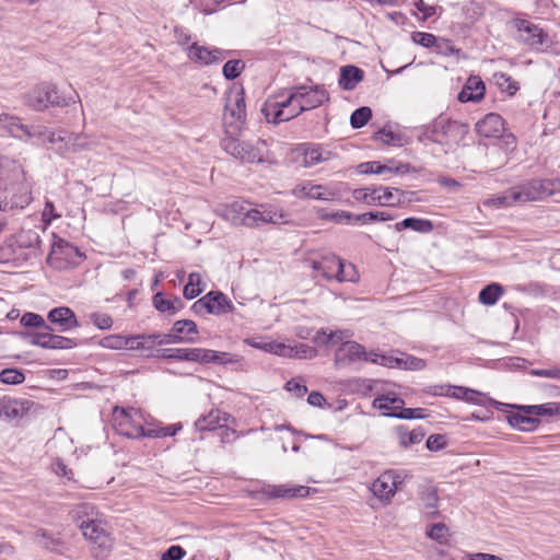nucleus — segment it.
I'll use <instances>...</instances> for the list:
<instances>
[{
  "label": "nucleus",
  "mask_w": 560,
  "mask_h": 560,
  "mask_svg": "<svg viewBox=\"0 0 560 560\" xmlns=\"http://www.w3.org/2000/svg\"><path fill=\"white\" fill-rule=\"evenodd\" d=\"M223 218L234 225L256 228L266 223H278L281 215L271 210L253 208L244 200H235L225 206Z\"/></svg>",
  "instance_id": "1"
},
{
  "label": "nucleus",
  "mask_w": 560,
  "mask_h": 560,
  "mask_svg": "<svg viewBox=\"0 0 560 560\" xmlns=\"http://www.w3.org/2000/svg\"><path fill=\"white\" fill-rule=\"evenodd\" d=\"M469 131L467 124L444 117H439L424 128L423 137L431 142L451 145L458 144Z\"/></svg>",
  "instance_id": "2"
},
{
  "label": "nucleus",
  "mask_w": 560,
  "mask_h": 560,
  "mask_svg": "<svg viewBox=\"0 0 560 560\" xmlns=\"http://www.w3.org/2000/svg\"><path fill=\"white\" fill-rule=\"evenodd\" d=\"M238 131L225 129V136L221 139L222 149L233 158L245 163H260L264 161L266 149L265 140H257L256 144L240 141L234 135Z\"/></svg>",
  "instance_id": "3"
},
{
  "label": "nucleus",
  "mask_w": 560,
  "mask_h": 560,
  "mask_svg": "<svg viewBox=\"0 0 560 560\" xmlns=\"http://www.w3.org/2000/svg\"><path fill=\"white\" fill-rule=\"evenodd\" d=\"M23 102L34 110L43 112L50 106L66 107L70 104L71 98L61 96L55 84L42 82L23 95Z\"/></svg>",
  "instance_id": "4"
},
{
  "label": "nucleus",
  "mask_w": 560,
  "mask_h": 560,
  "mask_svg": "<svg viewBox=\"0 0 560 560\" xmlns=\"http://www.w3.org/2000/svg\"><path fill=\"white\" fill-rule=\"evenodd\" d=\"M518 205L544 200L560 192V178H533L513 187Z\"/></svg>",
  "instance_id": "5"
},
{
  "label": "nucleus",
  "mask_w": 560,
  "mask_h": 560,
  "mask_svg": "<svg viewBox=\"0 0 560 560\" xmlns=\"http://www.w3.org/2000/svg\"><path fill=\"white\" fill-rule=\"evenodd\" d=\"M246 117L245 91L242 86H234L225 93V129L240 131Z\"/></svg>",
  "instance_id": "6"
},
{
  "label": "nucleus",
  "mask_w": 560,
  "mask_h": 560,
  "mask_svg": "<svg viewBox=\"0 0 560 560\" xmlns=\"http://www.w3.org/2000/svg\"><path fill=\"white\" fill-rule=\"evenodd\" d=\"M329 100L328 92L319 85L305 86L299 85L291 89L287 96V103L294 105L299 102L301 109L310 110L319 107L324 102Z\"/></svg>",
  "instance_id": "7"
},
{
  "label": "nucleus",
  "mask_w": 560,
  "mask_h": 560,
  "mask_svg": "<svg viewBox=\"0 0 560 560\" xmlns=\"http://www.w3.org/2000/svg\"><path fill=\"white\" fill-rule=\"evenodd\" d=\"M514 26L517 31L516 39L532 49L541 50L548 47L550 40L548 34L538 25L524 19H516Z\"/></svg>",
  "instance_id": "8"
},
{
  "label": "nucleus",
  "mask_w": 560,
  "mask_h": 560,
  "mask_svg": "<svg viewBox=\"0 0 560 560\" xmlns=\"http://www.w3.org/2000/svg\"><path fill=\"white\" fill-rule=\"evenodd\" d=\"M83 254L74 245L62 238H57L52 245L47 258V262L56 268H65L67 266L78 265Z\"/></svg>",
  "instance_id": "9"
},
{
  "label": "nucleus",
  "mask_w": 560,
  "mask_h": 560,
  "mask_svg": "<svg viewBox=\"0 0 560 560\" xmlns=\"http://www.w3.org/2000/svg\"><path fill=\"white\" fill-rule=\"evenodd\" d=\"M395 192L404 194L402 190L398 188H388V187H364V188H358L353 190V198L357 201L365 202L370 206H390L395 207L400 203V200L393 201Z\"/></svg>",
  "instance_id": "10"
},
{
  "label": "nucleus",
  "mask_w": 560,
  "mask_h": 560,
  "mask_svg": "<svg viewBox=\"0 0 560 560\" xmlns=\"http://www.w3.org/2000/svg\"><path fill=\"white\" fill-rule=\"evenodd\" d=\"M494 408L503 412H510L512 409L533 415L537 419L539 417H552L560 413V405L558 402H546L541 405H512L501 401L492 402Z\"/></svg>",
  "instance_id": "11"
},
{
  "label": "nucleus",
  "mask_w": 560,
  "mask_h": 560,
  "mask_svg": "<svg viewBox=\"0 0 560 560\" xmlns=\"http://www.w3.org/2000/svg\"><path fill=\"white\" fill-rule=\"evenodd\" d=\"M35 402L30 399H16L9 396H0V419L15 420L28 413Z\"/></svg>",
  "instance_id": "12"
},
{
  "label": "nucleus",
  "mask_w": 560,
  "mask_h": 560,
  "mask_svg": "<svg viewBox=\"0 0 560 560\" xmlns=\"http://www.w3.org/2000/svg\"><path fill=\"white\" fill-rule=\"evenodd\" d=\"M83 536L92 544L96 545L102 552L108 551L112 540L108 533L97 521L90 520L80 525Z\"/></svg>",
  "instance_id": "13"
},
{
  "label": "nucleus",
  "mask_w": 560,
  "mask_h": 560,
  "mask_svg": "<svg viewBox=\"0 0 560 560\" xmlns=\"http://www.w3.org/2000/svg\"><path fill=\"white\" fill-rule=\"evenodd\" d=\"M187 55L191 61L200 66H209L224 60L226 51L220 48L210 49L206 46H200L197 43H194L187 47Z\"/></svg>",
  "instance_id": "14"
},
{
  "label": "nucleus",
  "mask_w": 560,
  "mask_h": 560,
  "mask_svg": "<svg viewBox=\"0 0 560 560\" xmlns=\"http://www.w3.org/2000/svg\"><path fill=\"white\" fill-rule=\"evenodd\" d=\"M47 319L59 332H67L80 326L75 313L68 306H58L48 312Z\"/></svg>",
  "instance_id": "15"
},
{
  "label": "nucleus",
  "mask_w": 560,
  "mask_h": 560,
  "mask_svg": "<svg viewBox=\"0 0 560 560\" xmlns=\"http://www.w3.org/2000/svg\"><path fill=\"white\" fill-rule=\"evenodd\" d=\"M398 479L394 470H387L373 481L371 491L381 500H389L397 490Z\"/></svg>",
  "instance_id": "16"
},
{
  "label": "nucleus",
  "mask_w": 560,
  "mask_h": 560,
  "mask_svg": "<svg viewBox=\"0 0 560 560\" xmlns=\"http://www.w3.org/2000/svg\"><path fill=\"white\" fill-rule=\"evenodd\" d=\"M15 244L18 248L27 249V253L23 256L25 260L38 257L42 253V241L39 234L35 230H21L15 236Z\"/></svg>",
  "instance_id": "17"
},
{
  "label": "nucleus",
  "mask_w": 560,
  "mask_h": 560,
  "mask_svg": "<svg viewBox=\"0 0 560 560\" xmlns=\"http://www.w3.org/2000/svg\"><path fill=\"white\" fill-rule=\"evenodd\" d=\"M142 415L138 409H121V418L119 419L118 427L121 434L130 439L148 438V435H131L138 428L145 429L141 424Z\"/></svg>",
  "instance_id": "18"
},
{
  "label": "nucleus",
  "mask_w": 560,
  "mask_h": 560,
  "mask_svg": "<svg viewBox=\"0 0 560 560\" xmlns=\"http://www.w3.org/2000/svg\"><path fill=\"white\" fill-rule=\"evenodd\" d=\"M370 361L365 348L355 341H343L336 352V362Z\"/></svg>",
  "instance_id": "19"
},
{
  "label": "nucleus",
  "mask_w": 560,
  "mask_h": 560,
  "mask_svg": "<svg viewBox=\"0 0 560 560\" xmlns=\"http://www.w3.org/2000/svg\"><path fill=\"white\" fill-rule=\"evenodd\" d=\"M504 130L503 118L495 113L487 114L476 124V131L485 138H498Z\"/></svg>",
  "instance_id": "20"
},
{
  "label": "nucleus",
  "mask_w": 560,
  "mask_h": 560,
  "mask_svg": "<svg viewBox=\"0 0 560 560\" xmlns=\"http://www.w3.org/2000/svg\"><path fill=\"white\" fill-rule=\"evenodd\" d=\"M159 338V332L132 335L130 336L129 350L140 351L147 358L158 357L155 346L158 345Z\"/></svg>",
  "instance_id": "21"
},
{
  "label": "nucleus",
  "mask_w": 560,
  "mask_h": 560,
  "mask_svg": "<svg viewBox=\"0 0 560 560\" xmlns=\"http://www.w3.org/2000/svg\"><path fill=\"white\" fill-rule=\"evenodd\" d=\"M372 406L373 408L380 410L382 416L394 418L392 413H399L402 409V406H405V401L396 394L387 393L377 396L373 400Z\"/></svg>",
  "instance_id": "22"
},
{
  "label": "nucleus",
  "mask_w": 560,
  "mask_h": 560,
  "mask_svg": "<svg viewBox=\"0 0 560 560\" xmlns=\"http://www.w3.org/2000/svg\"><path fill=\"white\" fill-rule=\"evenodd\" d=\"M293 191L294 195L299 198H307L314 200H331L335 197V192L331 191L327 186L316 185L312 182L296 186Z\"/></svg>",
  "instance_id": "23"
},
{
  "label": "nucleus",
  "mask_w": 560,
  "mask_h": 560,
  "mask_svg": "<svg viewBox=\"0 0 560 560\" xmlns=\"http://www.w3.org/2000/svg\"><path fill=\"white\" fill-rule=\"evenodd\" d=\"M486 92V85L479 77H470L457 95L460 103L480 102Z\"/></svg>",
  "instance_id": "24"
},
{
  "label": "nucleus",
  "mask_w": 560,
  "mask_h": 560,
  "mask_svg": "<svg viewBox=\"0 0 560 560\" xmlns=\"http://www.w3.org/2000/svg\"><path fill=\"white\" fill-rule=\"evenodd\" d=\"M201 351H202V348L160 349V350H158V358L200 363Z\"/></svg>",
  "instance_id": "25"
},
{
  "label": "nucleus",
  "mask_w": 560,
  "mask_h": 560,
  "mask_svg": "<svg viewBox=\"0 0 560 560\" xmlns=\"http://www.w3.org/2000/svg\"><path fill=\"white\" fill-rule=\"evenodd\" d=\"M208 314L224 315L233 311L231 300L221 291H210L206 295Z\"/></svg>",
  "instance_id": "26"
},
{
  "label": "nucleus",
  "mask_w": 560,
  "mask_h": 560,
  "mask_svg": "<svg viewBox=\"0 0 560 560\" xmlns=\"http://www.w3.org/2000/svg\"><path fill=\"white\" fill-rule=\"evenodd\" d=\"M292 104L287 103V97L282 101H277L275 97H269L261 106V114L269 124L278 125L283 122V107H291Z\"/></svg>",
  "instance_id": "27"
},
{
  "label": "nucleus",
  "mask_w": 560,
  "mask_h": 560,
  "mask_svg": "<svg viewBox=\"0 0 560 560\" xmlns=\"http://www.w3.org/2000/svg\"><path fill=\"white\" fill-rule=\"evenodd\" d=\"M230 416L219 409H212L208 415L199 417L195 427L199 431L220 430L223 423H228Z\"/></svg>",
  "instance_id": "28"
},
{
  "label": "nucleus",
  "mask_w": 560,
  "mask_h": 560,
  "mask_svg": "<svg viewBox=\"0 0 560 560\" xmlns=\"http://www.w3.org/2000/svg\"><path fill=\"white\" fill-rule=\"evenodd\" d=\"M266 493L269 498L273 499L305 498L310 493V488L306 486H268V488L266 489Z\"/></svg>",
  "instance_id": "29"
},
{
  "label": "nucleus",
  "mask_w": 560,
  "mask_h": 560,
  "mask_svg": "<svg viewBox=\"0 0 560 560\" xmlns=\"http://www.w3.org/2000/svg\"><path fill=\"white\" fill-rule=\"evenodd\" d=\"M340 258L334 254L325 255L319 260L312 262L313 270L319 272L326 280H337V270Z\"/></svg>",
  "instance_id": "30"
},
{
  "label": "nucleus",
  "mask_w": 560,
  "mask_h": 560,
  "mask_svg": "<svg viewBox=\"0 0 560 560\" xmlns=\"http://www.w3.org/2000/svg\"><path fill=\"white\" fill-rule=\"evenodd\" d=\"M364 72L355 66H343L340 68L339 86L345 91H352L363 80Z\"/></svg>",
  "instance_id": "31"
},
{
  "label": "nucleus",
  "mask_w": 560,
  "mask_h": 560,
  "mask_svg": "<svg viewBox=\"0 0 560 560\" xmlns=\"http://www.w3.org/2000/svg\"><path fill=\"white\" fill-rule=\"evenodd\" d=\"M242 358L237 354H233L230 352H221L211 349H203L201 351V361L200 363H214L218 365H228V364H240Z\"/></svg>",
  "instance_id": "32"
},
{
  "label": "nucleus",
  "mask_w": 560,
  "mask_h": 560,
  "mask_svg": "<svg viewBox=\"0 0 560 560\" xmlns=\"http://www.w3.org/2000/svg\"><path fill=\"white\" fill-rule=\"evenodd\" d=\"M506 420L511 427L526 432L536 430L540 423V420L533 417V415H527L520 410L516 413L508 415Z\"/></svg>",
  "instance_id": "33"
},
{
  "label": "nucleus",
  "mask_w": 560,
  "mask_h": 560,
  "mask_svg": "<svg viewBox=\"0 0 560 560\" xmlns=\"http://www.w3.org/2000/svg\"><path fill=\"white\" fill-rule=\"evenodd\" d=\"M303 155L305 166L310 167L330 160L332 153L329 150H326L325 148L317 144H305V148L303 149Z\"/></svg>",
  "instance_id": "34"
},
{
  "label": "nucleus",
  "mask_w": 560,
  "mask_h": 560,
  "mask_svg": "<svg viewBox=\"0 0 560 560\" xmlns=\"http://www.w3.org/2000/svg\"><path fill=\"white\" fill-rule=\"evenodd\" d=\"M0 129L15 138H24L26 125H23L21 118L8 113L0 114Z\"/></svg>",
  "instance_id": "35"
},
{
  "label": "nucleus",
  "mask_w": 560,
  "mask_h": 560,
  "mask_svg": "<svg viewBox=\"0 0 560 560\" xmlns=\"http://www.w3.org/2000/svg\"><path fill=\"white\" fill-rule=\"evenodd\" d=\"M183 429V425L180 422L173 423L170 425H156L154 428H148V429H140L132 433L133 435H148V438L158 439V438H166V436H174L176 435L180 430Z\"/></svg>",
  "instance_id": "36"
},
{
  "label": "nucleus",
  "mask_w": 560,
  "mask_h": 560,
  "mask_svg": "<svg viewBox=\"0 0 560 560\" xmlns=\"http://www.w3.org/2000/svg\"><path fill=\"white\" fill-rule=\"evenodd\" d=\"M405 229H410L416 232L427 234L433 231L434 225L432 221L428 219L409 217L395 224V230L397 232H400Z\"/></svg>",
  "instance_id": "37"
},
{
  "label": "nucleus",
  "mask_w": 560,
  "mask_h": 560,
  "mask_svg": "<svg viewBox=\"0 0 560 560\" xmlns=\"http://www.w3.org/2000/svg\"><path fill=\"white\" fill-rule=\"evenodd\" d=\"M419 495L428 516L431 518L436 517L439 515V497L436 489L433 487H424L423 489H421Z\"/></svg>",
  "instance_id": "38"
},
{
  "label": "nucleus",
  "mask_w": 560,
  "mask_h": 560,
  "mask_svg": "<svg viewBox=\"0 0 560 560\" xmlns=\"http://www.w3.org/2000/svg\"><path fill=\"white\" fill-rule=\"evenodd\" d=\"M396 431L399 439V444L405 448L415 444H419L425 435V432L422 429L408 431L404 425L397 427Z\"/></svg>",
  "instance_id": "39"
},
{
  "label": "nucleus",
  "mask_w": 560,
  "mask_h": 560,
  "mask_svg": "<svg viewBox=\"0 0 560 560\" xmlns=\"http://www.w3.org/2000/svg\"><path fill=\"white\" fill-rule=\"evenodd\" d=\"M502 294L503 287L500 283L492 282L480 290L478 300L481 304L490 306L494 305Z\"/></svg>",
  "instance_id": "40"
},
{
  "label": "nucleus",
  "mask_w": 560,
  "mask_h": 560,
  "mask_svg": "<svg viewBox=\"0 0 560 560\" xmlns=\"http://www.w3.org/2000/svg\"><path fill=\"white\" fill-rule=\"evenodd\" d=\"M515 205H518V201L513 187L506 189L501 195L494 196L485 201V206L494 207L497 209L508 208Z\"/></svg>",
  "instance_id": "41"
},
{
  "label": "nucleus",
  "mask_w": 560,
  "mask_h": 560,
  "mask_svg": "<svg viewBox=\"0 0 560 560\" xmlns=\"http://www.w3.org/2000/svg\"><path fill=\"white\" fill-rule=\"evenodd\" d=\"M98 345L105 349H112V350L128 349L129 350L130 336L108 335V336L103 337L98 341Z\"/></svg>",
  "instance_id": "42"
},
{
  "label": "nucleus",
  "mask_w": 560,
  "mask_h": 560,
  "mask_svg": "<svg viewBox=\"0 0 560 560\" xmlns=\"http://www.w3.org/2000/svg\"><path fill=\"white\" fill-rule=\"evenodd\" d=\"M78 139H79V136H75V137H73L72 135L69 136L68 132L65 130H60L59 132L48 130V133L46 135L47 142H49L51 144H59L58 152H60V153L68 150V144L72 140L77 141Z\"/></svg>",
  "instance_id": "43"
},
{
  "label": "nucleus",
  "mask_w": 560,
  "mask_h": 560,
  "mask_svg": "<svg viewBox=\"0 0 560 560\" xmlns=\"http://www.w3.org/2000/svg\"><path fill=\"white\" fill-rule=\"evenodd\" d=\"M425 368V361L411 354L401 353L397 357L396 369L420 371Z\"/></svg>",
  "instance_id": "44"
},
{
  "label": "nucleus",
  "mask_w": 560,
  "mask_h": 560,
  "mask_svg": "<svg viewBox=\"0 0 560 560\" xmlns=\"http://www.w3.org/2000/svg\"><path fill=\"white\" fill-rule=\"evenodd\" d=\"M374 139L387 145L401 147L405 143V136L400 132L387 130L385 128L378 130L374 135Z\"/></svg>",
  "instance_id": "45"
},
{
  "label": "nucleus",
  "mask_w": 560,
  "mask_h": 560,
  "mask_svg": "<svg viewBox=\"0 0 560 560\" xmlns=\"http://www.w3.org/2000/svg\"><path fill=\"white\" fill-rule=\"evenodd\" d=\"M318 215L323 220L334 221L336 223L352 224V223H355L357 214L351 213L349 211H345V210L328 212V211L322 209L318 212Z\"/></svg>",
  "instance_id": "46"
},
{
  "label": "nucleus",
  "mask_w": 560,
  "mask_h": 560,
  "mask_svg": "<svg viewBox=\"0 0 560 560\" xmlns=\"http://www.w3.org/2000/svg\"><path fill=\"white\" fill-rule=\"evenodd\" d=\"M201 284V276L198 272H191L188 277V282L184 287L183 294L185 299L192 300L197 298L202 291L203 288L200 287Z\"/></svg>",
  "instance_id": "47"
},
{
  "label": "nucleus",
  "mask_w": 560,
  "mask_h": 560,
  "mask_svg": "<svg viewBox=\"0 0 560 560\" xmlns=\"http://www.w3.org/2000/svg\"><path fill=\"white\" fill-rule=\"evenodd\" d=\"M372 118V109L368 106H362L353 110L350 116V125L353 129L364 127Z\"/></svg>",
  "instance_id": "48"
},
{
  "label": "nucleus",
  "mask_w": 560,
  "mask_h": 560,
  "mask_svg": "<svg viewBox=\"0 0 560 560\" xmlns=\"http://www.w3.org/2000/svg\"><path fill=\"white\" fill-rule=\"evenodd\" d=\"M395 218H396L395 214H392L386 211H369L365 213L357 214L355 223L361 222L363 224H368V223L374 222V221L385 222V221L394 220Z\"/></svg>",
  "instance_id": "49"
},
{
  "label": "nucleus",
  "mask_w": 560,
  "mask_h": 560,
  "mask_svg": "<svg viewBox=\"0 0 560 560\" xmlns=\"http://www.w3.org/2000/svg\"><path fill=\"white\" fill-rule=\"evenodd\" d=\"M358 280V271L355 266L351 262L346 264L341 258L339 261L338 270H337V281L338 282H354Z\"/></svg>",
  "instance_id": "50"
},
{
  "label": "nucleus",
  "mask_w": 560,
  "mask_h": 560,
  "mask_svg": "<svg viewBox=\"0 0 560 560\" xmlns=\"http://www.w3.org/2000/svg\"><path fill=\"white\" fill-rule=\"evenodd\" d=\"M25 381V374L22 370L15 368L3 369L0 372V382L7 385H18Z\"/></svg>",
  "instance_id": "51"
},
{
  "label": "nucleus",
  "mask_w": 560,
  "mask_h": 560,
  "mask_svg": "<svg viewBox=\"0 0 560 560\" xmlns=\"http://www.w3.org/2000/svg\"><path fill=\"white\" fill-rule=\"evenodd\" d=\"M357 172L360 174H384L387 172H393V167L381 164L378 161H370L360 163L357 166Z\"/></svg>",
  "instance_id": "52"
},
{
  "label": "nucleus",
  "mask_w": 560,
  "mask_h": 560,
  "mask_svg": "<svg viewBox=\"0 0 560 560\" xmlns=\"http://www.w3.org/2000/svg\"><path fill=\"white\" fill-rule=\"evenodd\" d=\"M21 325L24 327H33V328H45L46 330H54L50 326L46 325L45 319L36 313L27 312L23 314L21 317Z\"/></svg>",
  "instance_id": "53"
},
{
  "label": "nucleus",
  "mask_w": 560,
  "mask_h": 560,
  "mask_svg": "<svg viewBox=\"0 0 560 560\" xmlns=\"http://www.w3.org/2000/svg\"><path fill=\"white\" fill-rule=\"evenodd\" d=\"M244 67V62L240 59L229 60L224 63L222 73L226 80H234L241 74Z\"/></svg>",
  "instance_id": "54"
},
{
  "label": "nucleus",
  "mask_w": 560,
  "mask_h": 560,
  "mask_svg": "<svg viewBox=\"0 0 560 560\" xmlns=\"http://www.w3.org/2000/svg\"><path fill=\"white\" fill-rule=\"evenodd\" d=\"M153 305L156 308V311L161 313H166L170 316L177 314L176 308L174 306V302H171V300L165 299L162 292H158L156 294H154Z\"/></svg>",
  "instance_id": "55"
},
{
  "label": "nucleus",
  "mask_w": 560,
  "mask_h": 560,
  "mask_svg": "<svg viewBox=\"0 0 560 560\" xmlns=\"http://www.w3.org/2000/svg\"><path fill=\"white\" fill-rule=\"evenodd\" d=\"M497 78H498V85L500 86V89L508 93L509 95H514L518 90H520V85L518 83L512 79L511 75L506 74V73H499L497 74Z\"/></svg>",
  "instance_id": "56"
},
{
  "label": "nucleus",
  "mask_w": 560,
  "mask_h": 560,
  "mask_svg": "<svg viewBox=\"0 0 560 560\" xmlns=\"http://www.w3.org/2000/svg\"><path fill=\"white\" fill-rule=\"evenodd\" d=\"M31 200H32V198H31L30 192L25 190L21 195L14 196L10 202L5 201L2 203L0 201V209H2V210L13 209V208L23 209L31 202Z\"/></svg>",
  "instance_id": "57"
},
{
  "label": "nucleus",
  "mask_w": 560,
  "mask_h": 560,
  "mask_svg": "<svg viewBox=\"0 0 560 560\" xmlns=\"http://www.w3.org/2000/svg\"><path fill=\"white\" fill-rule=\"evenodd\" d=\"M90 322L98 329L107 330L113 327V318L105 313L94 312L89 315Z\"/></svg>",
  "instance_id": "58"
},
{
  "label": "nucleus",
  "mask_w": 560,
  "mask_h": 560,
  "mask_svg": "<svg viewBox=\"0 0 560 560\" xmlns=\"http://www.w3.org/2000/svg\"><path fill=\"white\" fill-rule=\"evenodd\" d=\"M411 39L415 44L420 45L424 48L436 47L438 38L435 35L425 32H413Z\"/></svg>",
  "instance_id": "59"
},
{
  "label": "nucleus",
  "mask_w": 560,
  "mask_h": 560,
  "mask_svg": "<svg viewBox=\"0 0 560 560\" xmlns=\"http://www.w3.org/2000/svg\"><path fill=\"white\" fill-rule=\"evenodd\" d=\"M394 418L398 419H424L428 417V410L424 408H405L402 406V409L399 413H392Z\"/></svg>",
  "instance_id": "60"
},
{
  "label": "nucleus",
  "mask_w": 560,
  "mask_h": 560,
  "mask_svg": "<svg viewBox=\"0 0 560 560\" xmlns=\"http://www.w3.org/2000/svg\"><path fill=\"white\" fill-rule=\"evenodd\" d=\"M173 331H176L178 336L183 334H198L197 325L191 319H180L174 323Z\"/></svg>",
  "instance_id": "61"
},
{
  "label": "nucleus",
  "mask_w": 560,
  "mask_h": 560,
  "mask_svg": "<svg viewBox=\"0 0 560 560\" xmlns=\"http://www.w3.org/2000/svg\"><path fill=\"white\" fill-rule=\"evenodd\" d=\"M448 528L443 523L433 524L427 532L428 536L439 542H445L447 538Z\"/></svg>",
  "instance_id": "62"
},
{
  "label": "nucleus",
  "mask_w": 560,
  "mask_h": 560,
  "mask_svg": "<svg viewBox=\"0 0 560 560\" xmlns=\"http://www.w3.org/2000/svg\"><path fill=\"white\" fill-rule=\"evenodd\" d=\"M369 362L376 363L387 368H396L397 357L371 352Z\"/></svg>",
  "instance_id": "63"
},
{
  "label": "nucleus",
  "mask_w": 560,
  "mask_h": 560,
  "mask_svg": "<svg viewBox=\"0 0 560 560\" xmlns=\"http://www.w3.org/2000/svg\"><path fill=\"white\" fill-rule=\"evenodd\" d=\"M186 555L182 546L173 545L163 552L161 560H182Z\"/></svg>",
  "instance_id": "64"
}]
</instances>
